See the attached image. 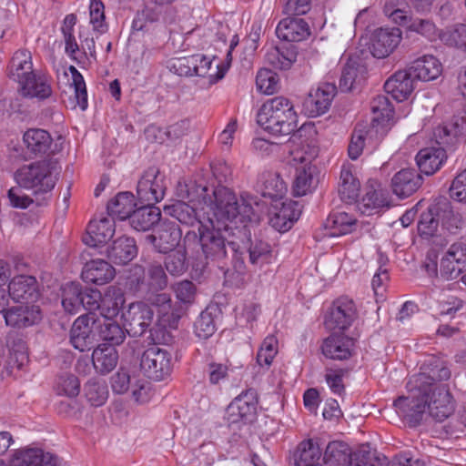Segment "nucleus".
<instances>
[{
    "label": "nucleus",
    "mask_w": 466,
    "mask_h": 466,
    "mask_svg": "<svg viewBox=\"0 0 466 466\" xmlns=\"http://www.w3.org/2000/svg\"><path fill=\"white\" fill-rule=\"evenodd\" d=\"M69 71L72 75V86L77 105L85 110L87 107V92L84 77L74 66H69Z\"/></svg>",
    "instance_id": "nucleus-62"
},
{
    "label": "nucleus",
    "mask_w": 466,
    "mask_h": 466,
    "mask_svg": "<svg viewBox=\"0 0 466 466\" xmlns=\"http://www.w3.org/2000/svg\"><path fill=\"white\" fill-rule=\"evenodd\" d=\"M8 294L16 302H35L39 297L36 279L30 275L14 277L8 284Z\"/></svg>",
    "instance_id": "nucleus-19"
},
{
    "label": "nucleus",
    "mask_w": 466,
    "mask_h": 466,
    "mask_svg": "<svg viewBox=\"0 0 466 466\" xmlns=\"http://www.w3.org/2000/svg\"><path fill=\"white\" fill-rule=\"evenodd\" d=\"M182 237V231L174 221H161L151 234L146 236V241L151 244L158 253L167 254L175 250Z\"/></svg>",
    "instance_id": "nucleus-11"
},
{
    "label": "nucleus",
    "mask_w": 466,
    "mask_h": 466,
    "mask_svg": "<svg viewBox=\"0 0 466 466\" xmlns=\"http://www.w3.org/2000/svg\"><path fill=\"white\" fill-rule=\"evenodd\" d=\"M441 40L448 46L466 51V24H458L441 33Z\"/></svg>",
    "instance_id": "nucleus-50"
},
{
    "label": "nucleus",
    "mask_w": 466,
    "mask_h": 466,
    "mask_svg": "<svg viewBox=\"0 0 466 466\" xmlns=\"http://www.w3.org/2000/svg\"><path fill=\"white\" fill-rule=\"evenodd\" d=\"M278 353V339L275 336L269 335L263 340L257 354V362L259 366L268 367Z\"/></svg>",
    "instance_id": "nucleus-57"
},
{
    "label": "nucleus",
    "mask_w": 466,
    "mask_h": 466,
    "mask_svg": "<svg viewBox=\"0 0 466 466\" xmlns=\"http://www.w3.org/2000/svg\"><path fill=\"white\" fill-rule=\"evenodd\" d=\"M194 330L199 339H207L211 337L216 330L212 314L208 311H202L194 323Z\"/></svg>",
    "instance_id": "nucleus-61"
},
{
    "label": "nucleus",
    "mask_w": 466,
    "mask_h": 466,
    "mask_svg": "<svg viewBox=\"0 0 466 466\" xmlns=\"http://www.w3.org/2000/svg\"><path fill=\"white\" fill-rule=\"evenodd\" d=\"M435 137L440 139L439 144H448L450 137L466 136V110L455 114L451 119L435 130Z\"/></svg>",
    "instance_id": "nucleus-39"
},
{
    "label": "nucleus",
    "mask_w": 466,
    "mask_h": 466,
    "mask_svg": "<svg viewBox=\"0 0 466 466\" xmlns=\"http://www.w3.org/2000/svg\"><path fill=\"white\" fill-rule=\"evenodd\" d=\"M321 451L311 440L300 442L295 455L296 466H315L319 463Z\"/></svg>",
    "instance_id": "nucleus-43"
},
{
    "label": "nucleus",
    "mask_w": 466,
    "mask_h": 466,
    "mask_svg": "<svg viewBox=\"0 0 466 466\" xmlns=\"http://www.w3.org/2000/svg\"><path fill=\"white\" fill-rule=\"evenodd\" d=\"M145 271L142 267H134L132 273L127 279V289L134 295L144 299L147 293L150 290L147 286Z\"/></svg>",
    "instance_id": "nucleus-51"
},
{
    "label": "nucleus",
    "mask_w": 466,
    "mask_h": 466,
    "mask_svg": "<svg viewBox=\"0 0 466 466\" xmlns=\"http://www.w3.org/2000/svg\"><path fill=\"white\" fill-rule=\"evenodd\" d=\"M446 159L447 154L442 147L422 148L416 156V162L420 171L427 176H431L438 171Z\"/></svg>",
    "instance_id": "nucleus-32"
},
{
    "label": "nucleus",
    "mask_w": 466,
    "mask_h": 466,
    "mask_svg": "<svg viewBox=\"0 0 466 466\" xmlns=\"http://www.w3.org/2000/svg\"><path fill=\"white\" fill-rule=\"evenodd\" d=\"M154 312L150 306L142 301L130 303L122 312L124 326L130 336H142L153 320Z\"/></svg>",
    "instance_id": "nucleus-12"
},
{
    "label": "nucleus",
    "mask_w": 466,
    "mask_h": 466,
    "mask_svg": "<svg viewBox=\"0 0 466 466\" xmlns=\"http://www.w3.org/2000/svg\"><path fill=\"white\" fill-rule=\"evenodd\" d=\"M98 338L106 341L107 346L120 345L126 339L127 328L120 326L116 320L97 318Z\"/></svg>",
    "instance_id": "nucleus-38"
},
{
    "label": "nucleus",
    "mask_w": 466,
    "mask_h": 466,
    "mask_svg": "<svg viewBox=\"0 0 466 466\" xmlns=\"http://www.w3.org/2000/svg\"><path fill=\"white\" fill-rule=\"evenodd\" d=\"M258 399L254 390H249L237 398L228 405L227 413L231 423L251 422L257 414Z\"/></svg>",
    "instance_id": "nucleus-16"
},
{
    "label": "nucleus",
    "mask_w": 466,
    "mask_h": 466,
    "mask_svg": "<svg viewBox=\"0 0 466 466\" xmlns=\"http://www.w3.org/2000/svg\"><path fill=\"white\" fill-rule=\"evenodd\" d=\"M451 372L444 361L435 357L425 360L420 366V372L410 377L407 389L415 392L427 394L428 390L441 385L438 382L448 380Z\"/></svg>",
    "instance_id": "nucleus-7"
},
{
    "label": "nucleus",
    "mask_w": 466,
    "mask_h": 466,
    "mask_svg": "<svg viewBox=\"0 0 466 466\" xmlns=\"http://www.w3.org/2000/svg\"><path fill=\"white\" fill-rule=\"evenodd\" d=\"M337 87L331 83H323L311 91L304 102L306 109L311 116L325 114L336 95Z\"/></svg>",
    "instance_id": "nucleus-20"
},
{
    "label": "nucleus",
    "mask_w": 466,
    "mask_h": 466,
    "mask_svg": "<svg viewBox=\"0 0 466 466\" xmlns=\"http://www.w3.org/2000/svg\"><path fill=\"white\" fill-rule=\"evenodd\" d=\"M167 189L166 177L158 167H150L140 176L137 197L140 203L156 204L163 199Z\"/></svg>",
    "instance_id": "nucleus-8"
},
{
    "label": "nucleus",
    "mask_w": 466,
    "mask_h": 466,
    "mask_svg": "<svg viewBox=\"0 0 466 466\" xmlns=\"http://www.w3.org/2000/svg\"><path fill=\"white\" fill-rule=\"evenodd\" d=\"M50 452H45L41 449H26L17 451L12 461L11 466H44L46 456H50Z\"/></svg>",
    "instance_id": "nucleus-46"
},
{
    "label": "nucleus",
    "mask_w": 466,
    "mask_h": 466,
    "mask_svg": "<svg viewBox=\"0 0 466 466\" xmlns=\"http://www.w3.org/2000/svg\"><path fill=\"white\" fill-rule=\"evenodd\" d=\"M301 214L297 202H283L281 207L271 213L269 225L279 232H286L290 229Z\"/></svg>",
    "instance_id": "nucleus-30"
},
{
    "label": "nucleus",
    "mask_w": 466,
    "mask_h": 466,
    "mask_svg": "<svg viewBox=\"0 0 466 466\" xmlns=\"http://www.w3.org/2000/svg\"><path fill=\"white\" fill-rule=\"evenodd\" d=\"M370 109L373 114L372 122L378 124L389 122L394 116L393 106L385 95L375 96L370 102Z\"/></svg>",
    "instance_id": "nucleus-47"
},
{
    "label": "nucleus",
    "mask_w": 466,
    "mask_h": 466,
    "mask_svg": "<svg viewBox=\"0 0 466 466\" xmlns=\"http://www.w3.org/2000/svg\"><path fill=\"white\" fill-rule=\"evenodd\" d=\"M422 182L423 177L415 169L403 168L391 178V188L400 198H406L415 193Z\"/></svg>",
    "instance_id": "nucleus-22"
},
{
    "label": "nucleus",
    "mask_w": 466,
    "mask_h": 466,
    "mask_svg": "<svg viewBox=\"0 0 466 466\" xmlns=\"http://www.w3.org/2000/svg\"><path fill=\"white\" fill-rule=\"evenodd\" d=\"M415 80L431 81L441 73L442 66L433 56H423L415 59L408 67Z\"/></svg>",
    "instance_id": "nucleus-31"
},
{
    "label": "nucleus",
    "mask_w": 466,
    "mask_h": 466,
    "mask_svg": "<svg viewBox=\"0 0 466 466\" xmlns=\"http://www.w3.org/2000/svg\"><path fill=\"white\" fill-rule=\"evenodd\" d=\"M85 395L92 406L100 407L107 400V386L103 382L88 381L85 385Z\"/></svg>",
    "instance_id": "nucleus-55"
},
{
    "label": "nucleus",
    "mask_w": 466,
    "mask_h": 466,
    "mask_svg": "<svg viewBox=\"0 0 466 466\" xmlns=\"http://www.w3.org/2000/svg\"><path fill=\"white\" fill-rule=\"evenodd\" d=\"M451 198L459 202H466V168L459 173L450 187Z\"/></svg>",
    "instance_id": "nucleus-64"
},
{
    "label": "nucleus",
    "mask_w": 466,
    "mask_h": 466,
    "mask_svg": "<svg viewBox=\"0 0 466 466\" xmlns=\"http://www.w3.org/2000/svg\"><path fill=\"white\" fill-rule=\"evenodd\" d=\"M353 347V339L341 334H331L323 341L321 350L325 357L330 360H342L351 356Z\"/></svg>",
    "instance_id": "nucleus-26"
},
{
    "label": "nucleus",
    "mask_w": 466,
    "mask_h": 466,
    "mask_svg": "<svg viewBox=\"0 0 466 466\" xmlns=\"http://www.w3.org/2000/svg\"><path fill=\"white\" fill-rule=\"evenodd\" d=\"M287 190L286 184L277 175H269L264 182L262 195L271 199L281 198Z\"/></svg>",
    "instance_id": "nucleus-63"
},
{
    "label": "nucleus",
    "mask_w": 466,
    "mask_h": 466,
    "mask_svg": "<svg viewBox=\"0 0 466 466\" xmlns=\"http://www.w3.org/2000/svg\"><path fill=\"white\" fill-rule=\"evenodd\" d=\"M232 228L225 221L208 218L199 222L198 233L188 231L184 237L185 245L197 243L207 260L220 263L228 255V247L237 253L236 243L230 239Z\"/></svg>",
    "instance_id": "nucleus-1"
},
{
    "label": "nucleus",
    "mask_w": 466,
    "mask_h": 466,
    "mask_svg": "<svg viewBox=\"0 0 466 466\" xmlns=\"http://www.w3.org/2000/svg\"><path fill=\"white\" fill-rule=\"evenodd\" d=\"M369 131L365 127H356L354 128L348 147V154L352 160L358 159L361 155Z\"/></svg>",
    "instance_id": "nucleus-60"
},
{
    "label": "nucleus",
    "mask_w": 466,
    "mask_h": 466,
    "mask_svg": "<svg viewBox=\"0 0 466 466\" xmlns=\"http://www.w3.org/2000/svg\"><path fill=\"white\" fill-rule=\"evenodd\" d=\"M141 204L143 206L135 209L130 216L129 222L134 229L146 231L160 221L161 211L155 204Z\"/></svg>",
    "instance_id": "nucleus-33"
},
{
    "label": "nucleus",
    "mask_w": 466,
    "mask_h": 466,
    "mask_svg": "<svg viewBox=\"0 0 466 466\" xmlns=\"http://www.w3.org/2000/svg\"><path fill=\"white\" fill-rule=\"evenodd\" d=\"M214 208L209 219L225 221V223L246 224L256 219L254 206L258 208L257 198L248 194H242L238 198L229 188L219 186L212 191Z\"/></svg>",
    "instance_id": "nucleus-2"
},
{
    "label": "nucleus",
    "mask_w": 466,
    "mask_h": 466,
    "mask_svg": "<svg viewBox=\"0 0 466 466\" xmlns=\"http://www.w3.org/2000/svg\"><path fill=\"white\" fill-rule=\"evenodd\" d=\"M408 27L410 31L420 34L430 41L441 39V33L431 19H412Z\"/></svg>",
    "instance_id": "nucleus-56"
},
{
    "label": "nucleus",
    "mask_w": 466,
    "mask_h": 466,
    "mask_svg": "<svg viewBox=\"0 0 466 466\" xmlns=\"http://www.w3.org/2000/svg\"><path fill=\"white\" fill-rule=\"evenodd\" d=\"M426 400L430 416L437 421H442L454 411L451 394L447 385H439L422 394Z\"/></svg>",
    "instance_id": "nucleus-13"
},
{
    "label": "nucleus",
    "mask_w": 466,
    "mask_h": 466,
    "mask_svg": "<svg viewBox=\"0 0 466 466\" xmlns=\"http://www.w3.org/2000/svg\"><path fill=\"white\" fill-rule=\"evenodd\" d=\"M137 255V247L133 238L122 236L113 241L106 248L109 260L116 265H126Z\"/></svg>",
    "instance_id": "nucleus-27"
},
{
    "label": "nucleus",
    "mask_w": 466,
    "mask_h": 466,
    "mask_svg": "<svg viewBox=\"0 0 466 466\" xmlns=\"http://www.w3.org/2000/svg\"><path fill=\"white\" fill-rule=\"evenodd\" d=\"M165 258V268L172 276H181L187 269L186 248H176Z\"/></svg>",
    "instance_id": "nucleus-49"
},
{
    "label": "nucleus",
    "mask_w": 466,
    "mask_h": 466,
    "mask_svg": "<svg viewBox=\"0 0 466 466\" xmlns=\"http://www.w3.org/2000/svg\"><path fill=\"white\" fill-rule=\"evenodd\" d=\"M140 368L147 378L162 380L172 371V356L167 350L150 347L141 356Z\"/></svg>",
    "instance_id": "nucleus-9"
},
{
    "label": "nucleus",
    "mask_w": 466,
    "mask_h": 466,
    "mask_svg": "<svg viewBox=\"0 0 466 466\" xmlns=\"http://www.w3.org/2000/svg\"><path fill=\"white\" fill-rule=\"evenodd\" d=\"M360 181L353 176L350 167H342L340 171L338 192L342 201L352 203L360 195Z\"/></svg>",
    "instance_id": "nucleus-42"
},
{
    "label": "nucleus",
    "mask_w": 466,
    "mask_h": 466,
    "mask_svg": "<svg viewBox=\"0 0 466 466\" xmlns=\"http://www.w3.org/2000/svg\"><path fill=\"white\" fill-rule=\"evenodd\" d=\"M125 302L124 295L121 293L116 296L109 294L102 297L99 308L96 310V318L113 319L119 313L120 308Z\"/></svg>",
    "instance_id": "nucleus-48"
},
{
    "label": "nucleus",
    "mask_w": 466,
    "mask_h": 466,
    "mask_svg": "<svg viewBox=\"0 0 466 466\" xmlns=\"http://www.w3.org/2000/svg\"><path fill=\"white\" fill-rule=\"evenodd\" d=\"M164 212L187 226H193L196 222H199L196 209L184 201H176L166 206Z\"/></svg>",
    "instance_id": "nucleus-45"
},
{
    "label": "nucleus",
    "mask_w": 466,
    "mask_h": 466,
    "mask_svg": "<svg viewBox=\"0 0 466 466\" xmlns=\"http://www.w3.org/2000/svg\"><path fill=\"white\" fill-rule=\"evenodd\" d=\"M115 234V223L113 219L103 218L99 220H91L86 228V236L84 242L90 248H96L106 244Z\"/></svg>",
    "instance_id": "nucleus-25"
},
{
    "label": "nucleus",
    "mask_w": 466,
    "mask_h": 466,
    "mask_svg": "<svg viewBox=\"0 0 466 466\" xmlns=\"http://www.w3.org/2000/svg\"><path fill=\"white\" fill-rule=\"evenodd\" d=\"M356 316L357 311L353 300L342 297L333 302L330 311L326 317L325 325L329 329L344 330L351 326Z\"/></svg>",
    "instance_id": "nucleus-17"
},
{
    "label": "nucleus",
    "mask_w": 466,
    "mask_h": 466,
    "mask_svg": "<svg viewBox=\"0 0 466 466\" xmlns=\"http://www.w3.org/2000/svg\"><path fill=\"white\" fill-rule=\"evenodd\" d=\"M82 286L79 283L66 284L62 290V306L70 314H76L83 308Z\"/></svg>",
    "instance_id": "nucleus-44"
},
{
    "label": "nucleus",
    "mask_w": 466,
    "mask_h": 466,
    "mask_svg": "<svg viewBox=\"0 0 466 466\" xmlns=\"http://www.w3.org/2000/svg\"><path fill=\"white\" fill-rule=\"evenodd\" d=\"M60 169L56 161L44 159L23 165L14 178L20 187L32 190L35 196L45 195L55 187Z\"/></svg>",
    "instance_id": "nucleus-5"
},
{
    "label": "nucleus",
    "mask_w": 466,
    "mask_h": 466,
    "mask_svg": "<svg viewBox=\"0 0 466 466\" xmlns=\"http://www.w3.org/2000/svg\"><path fill=\"white\" fill-rule=\"evenodd\" d=\"M146 276L150 290H164L167 287V276L160 263H150Z\"/></svg>",
    "instance_id": "nucleus-53"
},
{
    "label": "nucleus",
    "mask_w": 466,
    "mask_h": 466,
    "mask_svg": "<svg viewBox=\"0 0 466 466\" xmlns=\"http://www.w3.org/2000/svg\"><path fill=\"white\" fill-rule=\"evenodd\" d=\"M401 30L398 27L377 29L371 40L370 52L374 57L389 56L401 41Z\"/></svg>",
    "instance_id": "nucleus-18"
},
{
    "label": "nucleus",
    "mask_w": 466,
    "mask_h": 466,
    "mask_svg": "<svg viewBox=\"0 0 466 466\" xmlns=\"http://www.w3.org/2000/svg\"><path fill=\"white\" fill-rule=\"evenodd\" d=\"M297 49L293 45L270 47L265 56L266 61L275 69L288 70L297 59Z\"/></svg>",
    "instance_id": "nucleus-35"
},
{
    "label": "nucleus",
    "mask_w": 466,
    "mask_h": 466,
    "mask_svg": "<svg viewBox=\"0 0 466 466\" xmlns=\"http://www.w3.org/2000/svg\"><path fill=\"white\" fill-rule=\"evenodd\" d=\"M96 313L79 316L70 330V342L79 351L90 350L97 341Z\"/></svg>",
    "instance_id": "nucleus-10"
},
{
    "label": "nucleus",
    "mask_w": 466,
    "mask_h": 466,
    "mask_svg": "<svg viewBox=\"0 0 466 466\" xmlns=\"http://www.w3.org/2000/svg\"><path fill=\"white\" fill-rule=\"evenodd\" d=\"M7 76L17 82L23 96L46 99L52 88L45 76L37 75L33 68L32 55L28 49L16 50L8 64Z\"/></svg>",
    "instance_id": "nucleus-3"
},
{
    "label": "nucleus",
    "mask_w": 466,
    "mask_h": 466,
    "mask_svg": "<svg viewBox=\"0 0 466 466\" xmlns=\"http://www.w3.org/2000/svg\"><path fill=\"white\" fill-rule=\"evenodd\" d=\"M212 65V60L201 54H196L187 57L178 58L173 67L180 76H197L205 77L208 76Z\"/></svg>",
    "instance_id": "nucleus-28"
},
{
    "label": "nucleus",
    "mask_w": 466,
    "mask_h": 466,
    "mask_svg": "<svg viewBox=\"0 0 466 466\" xmlns=\"http://www.w3.org/2000/svg\"><path fill=\"white\" fill-rule=\"evenodd\" d=\"M323 462L325 466H350L351 450L342 441H331L325 449Z\"/></svg>",
    "instance_id": "nucleus-40"
},
{
    "label": "nucleus",
    "mask_w": 466,
    "mask_h": 466,
    "mask_svg": "<svg viewBox=\"0 0 466 466\" xmlns=\"http://www.w3.org/2000/svg\"><path fill=\"white\" fill-rule=\"evenodd\" d=\"M27 150L37 155H55L63 148L62 137H59L56 142L53 141L51 135L39 128H32L27 130L23 137Z\"/></svg>",
    "instance_id": "nucleus-15"
},
{
    "label": "nucleus",
    "mask_w": 466,
    "mask_h": 466,
    "mask_svg": "<svg viewBox=\"0 0 466 466\" xmlns=\"http://www.w3.org/2000/svg\"><path fill=\"white\" fill-rule=\"evenodd\" d=\"M248 258L252 265L259 266L268 263L271 258V246L261 239L251 242L248 248Z\"/></svg>",
    "instance_id": "nucleus-52"
},
{
    "label": "nucleus",
    "mask_w": 466,
    "mask_h": 466,
    "mask_svg": "<svg viewBox=\"0 0 466 466\" xmlns=\"http://www.w3.org/2000/svg\"><path fill=\"white\" fill-rule=\"evenodd\" d=\"M92 362L97 373L108 374L118 363V351L115 347L100 344L93 350Z\"/></svg>",
    "instance_id": "nucleus-34"
},
{
    "label": "nucleus",
    "mask_w": 466,
    "mask_h": 466,
    "mask_svg": "<svg viewBox=\"0 0 466 466\" xmlns=\"http://www.w3.org/2000/svg\"><path fill=\"white\" fill-rule=\"evenodd\" d=\"M360 66L356 61H349L343 67L339 86L343 92L351 91L358 82Z\"/></svg>",
    "instance_id": "nucleus-58"
},
{
    "label": "nucleus",
    "mask_w": 466,
    "mask_h": 466,
    "mask_svg": "<svg viewBox=\"0 0 466 466\" xmlns=\"http://www.w3.org/2000/svg\"><path fill=\"white\" fill-rule=\"evenodd\" d=\"M257 122L266 131L278 137H288L298 128V116L293 104L283 96L265 102L257 114Z\"/></svg>",
    "instance_id": "nucleus-4"
},
{
    "label": "nucleus",
    "mask_w": 466,
    "mask_h": 466,
    "mask_svg": "<svg viewBox=\"0 0 466 466\" xmlns=\"http://www.w3.org/2000/svg\"><path fill=\"white\" fill-rule=\"evenodd\" d=\"M276 34L280 40L300 42L309 35V28L301 18L287 17L279 23Z\"/></svg>",
    "instance_id": "nucleus-29"
},
{
    "label": "nucleus",
    "mask_w": 466,
    "mask_h": 466,
    "mask_svg": "<svg viewBox=\"0 0 466 466\" xmlns=\"http://www.w3.org/2000/svg\"><path fill=\"white\" fill-rule=\"evenodd\" d=\"M357 219L347 212H335L329 215L324 223L326 235L338 237L351 233L356 226Z\"/></svg>",
    "instance_id": "nucleus-36"
},
{
    "label": "nucleus",
    "mask_w": 466,
    "mask_h": 466,
    "mask_svg": "<svg viewBox=\"0 0 466 466\" xmlns=\"http://www.w3.org/2000/svg\"><path fill=\"white\" fill-rule=\"evenodd\" d=\"M383 12L395 23L405 24L409 18V5L406 0H386Z\"/></svg>",
    "instance_id": "nucleus-54"
},
{
    "label": "nucleus",
    "mask_w": 466,
    "mask_h": 466,
    "mask_svg": "<svg viewBox=\"0 0 466 466\" xmlns=\"http://www.w3.org/2000/svg\"><path fill=\"white\" fill-rule=\"evenodd\" d=\"M256 84L260 92L271 95L279 88L278 75L268 69H260L256 76Z\"/></svg>",
    "instance_id": "nucleus-59"
},
{
    "label": "nucleus",
    "mask_w": 466,
    "mask_h": 466,
    "mask_svg": "<svg viewBox=\"0 0 466 466\" xmlns=\"http://www.w3.org/2000/svg\"><path fill=\"white\" fill-rule=\"evenodd\" d=\"M461 222V216L453 211L451 201L445 197H439L427 211L421 213L418 230L421 236L432 237L441 224L443 229L455 234Z\"/></svg>",
    "instance_id": "nucleus-6"
},
{
    "label": "nucleus",
    "mask_w": 466,
    "mask_h": 466,
    "mask_svg": "<svg viewBox=\"0 0 466 466\" xmlns=\"http://www.w3.org/2000/svg\"><path fill=\"white\" fill-rule=\"evenodd\" d=\"M415 79L409 69L395 72L384 84V89L398 102L409 98L415 88Z\"/></svg>",
    "instance_id": "nucleus-23"
},
{
    "label": "nucleus",
    "mask_w": 466,
    "mask_h": 466,
    "mask_svg": "<svg viewBox=\"0 0 466 466\" xmlns=\"http://www.w3.org/2000/svg\"><path fill=\"white\" fill-rule=\"evenodd\" d=\"M136 205L132 193L120 192L107 203L106 208L110 216L125 220L130 218Z\"/></svg>",
    "instance_id": "nucleus-41"
},
{
    "label": "nucleus",
    "mask_w": 466,
    "mask_h": 466,
    "mask_svg": "<svg viewBox=\"0 0 466 466\" xmlns=\"http://www.w3.org/2000/svg\"><path fill=\"white\" fill-rule=\"evenodd\" d=\"M28 304L22 302L20 305L5 309L4 318L6 325L20 329L37 323L41 319L39 307Z\"/></svg>",
    "instance_id": "nucleus-21"
},
{
    "label": "nucleus",
    "mask_w": 466,
    "mask_h": 466,
    "mask_svg": "<svg viewBox=\"0 0 466 466\" xmlns=\"http://www.w3.org/2000/svg\"><path fill=\"white\" fill-rule=\"evenodd\" d=\"M409 390L408 396H402L394 400V406L399 414L402 416L410 426L419 425L428 410L422 392Z\"/></svg>",
    "instance_id": "nucleus-14"
},
{
    "label": "nucleus",
    "mask_w": 466,
    "mask_h": 466,
    "mask_svg": "<svg viewBox=\"0 0 466 466\" xmlns=\"http://www.w3.org/2000/svg\"><path fill=\"white\" fill-rule=\"evenodd\" d=\"M115 275V268L107 261L100 258L86 262L81 273L85 282L96 285L110 282Z\"/></svg>",
    "instance_id": "nucleus-24"
},
{
    "label": "nucleus",
    "mask_w": 466,
    "mask_h": 466,
    "mask_svg": "<svg viewBox=\"0 0 466 466\" xmlns=\"http://www.w3.org/2000/svg\"><path fill=\"white\" fill-rule=\"evenodd\" d=\"M319 179L317 168L312 165L302 166L296 170L293 192L297 197L305 196L316 188Z\"/></svg>",
    "instance_id": "nucleus-37"
}]
</instances>
